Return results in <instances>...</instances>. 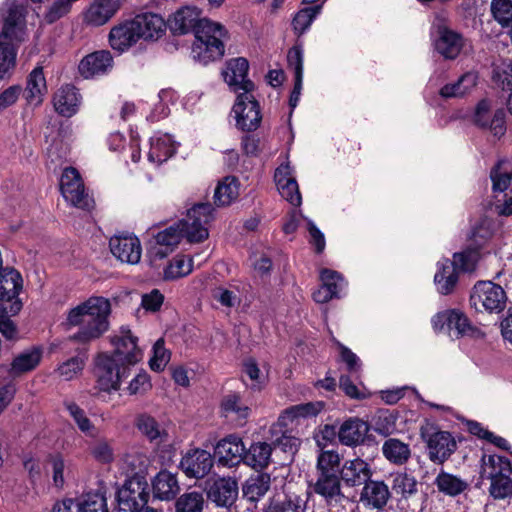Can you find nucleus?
Segmentation results:
<instances>
[{
    "label": "nucleus",
    "mask_w": 512,
    "mask_h": 512,
    "mask_svg": "<svg viewBox=\"0 0 512 512\" xmlns=\"http://www.w3.org/2000/svg\"><path fill=\"white\" fill-rule=\"evenodd\" d=\"M421 437L426 443L428 458L435 464L442 465L457 450V442L448 431L422 430Z\"/></svg>",
    "instance_id": "9"
},
{
    "label": "nucleus",
    "mask_w": 512,
    "mask_h": 512,
    "mask_svg": "<svg viewBox=\"0 0 512 512\" xmlns=\"http://www.w3.org/2000/svg\"><path fill=\"white\" fill-rule=\"evenodd\" d=\"M193 270V260L185 256H176L164 270V278L173 280L190 274Z\"/></svg>",
    "instance_id": "53"
},
{
    "label": "nucleus",
    "mask_w": 512,
    "mask_h": 512,
    "mask_svg": "<svg viewBox=\"0 0 512 512\" xmlns=\"http://www.w3.org/2000/svg\"><path fill=\"white\" fill-rule=\"evenodd\" d=\"M493 82L504 91H512V62L502 63L493 70Z\"/></svg>",
    "instance_id": "60"
},
{
    "label": "nucleus",
    "mask_w": 512,
    "mask_h": 512,
    "mask_svg": "<svg viewBox=\"0 0 512 512\" xmlns=\"http://www.w3.org/2000/svg\"><path fill=\"white\" fill-rule=\"evenodd\" d=\"M506 293L503 288L491 281L477 282L470 294V305L476 311L501 312L506 306Z\"/></svg>",
    "instance_id": "7"
},
{
    "label": "nucleus",
    "mask_w": 512,
    "mask_h": 512,
    "mask_svg": "<svg viewBox=\"0 0 512 512\" xmlns=\"http://www.w3.org/2000/svg\"><path fill=\"white\" fill-rule=\"evenodd\" d=\"M340 455L334 450L322 451L317 457L316 479L311 487L327 506L336 507L347 500L342 491V481L338 473Z\"/></svg>",
    "instance_id": "5"
},
{
    "label": "nucleus",
    "mask_w": 512,
    "mask_h": 512,
    "mask_svg": "<svg viewBox=\"0 0 512 512\" xmlns=\"http://www.w3.org/2000/svg\"><path fill=\"white\" fill-rule=\"evenodd\" d=\"M507 475H512V465L507 457L496 454L483 455L480 470L482 479L491 480Z\"/></svg>",
    "instance_id": "30"
},
{
    "label": "nucleus",
    "mask_w": 512,
    "mask_h": 512,
    "mask_svg": "<svg viewBox=\"0 0 512 512\" xmlns=\"http://www.w3.org/2000/svg\"><path fill=\"white\" fill-rule=\"evenodd\" d=\"M214 208L210 203H198L188 210L185 219L158 232L151 253L159 259L170 254L185 237L189 242H202L208 238L207 225L213 220Z\"/></svg>",
    "instance_id": "3"
},
{
    "label": "nucleus",
    "mask_w": 512,
    "mask_h": 512,
    "mask_svg": "<svg viewBox=\"0 0 512 512\" xmlns=\"http://www.w3.org/2000/svg\"><path fill=\"white\" fill-rule=\"evenodd\" d=\"M204 497L201 492L191 491L182 494L175 502L176 512H202Z\"/></svg>",
    "instance_id": "52"
},
{
    "label": "nucleus",
    "mask_w": 512,
    "mask_h": 512,
    "mask_svg": "<svg viewBox=\"0 0 512 512\" xmlns=\"http://www.w3.org/2000/svg\"><path fill=\"white\" fill-rule=\"evenodd\" d=\"M290 167L282 165L275 171L274 179L280 195L293 206H299L302 198L299 192L298 183L290 176Z\"/></svg>",
    "instance_id": "28"
},
{
    "label": "nucleus",
    "mask_w": 512,
    "mask_h": 512,
    "mask_svg": "<svg viewBox=\"0 0 512 512\" xmlns=\"http://www.w3.org/2000/svg\"><path fill=\"white\" fill-rule=\"evenodd\" d=\"M288 66L294 72V78L303 79V52L300 47H292L287 54Z\"/></svg>",
    "instance_id": "63"
},
{
    "label": "nucleus",
    "mask_w": 512,
    "mask_h": 512,
    "mask_svg": "<svg viewBox=\"0 0 512 512\" xmlns=\"http://www.w3.org/2000/svg\"><path fill=\"white\" fill-rule=\"evenodd\" d=\"M23 307L22 301H14L13 304L0 303V333L8 340L18 337V330L11 317L18 314Z\"/></svg>",
    "instance_id": "44"
},
{
    "label": "nucleus",
    "mask_w": 512,
    "mask_h": 512,
    "mask_svg": "<svg viewBox=\"0 0 512 512\" xmlns=\"http://www.w3.org/2000/svg\"><path fill=\"white\" fill-rule=\"evenodd\" d=\"M113 65V58L109 51L100 50L85 56L79 64V72L85 78L107 73Z\"/></svg>",
    "instance_id": "23"
},
{
    "label": "nucleus",
    "mask_w": 512,
    "mask_h": 512,
    "mask_svg": "<svg viewBox=\"0 0 512 512\" xmlns=\"http://www.w3.org/2000/svg\"><path fill=\"white\" fill-rule=\"evenodd\" d=\"M120 336L112 338L115 347L111 355L101 354L96 360V376L100 390L117 391L121 381L127 377L129 366L136 364L142 357L137 346V338L129 329L121 328Z\"/></svg>",
    "instance_id": "2"
},
{
    "label": "nucleus",
    "mask_w": 512,
    "mask_h": 512,
    "mask_svg": "<svg viewBox=\"0 0 512 512\" xmlns=\"http://www.w3.org/2000/svg\"><path fill=\"white\" fill-rule=\"evenodd\" d=\"M176 152V146L167 134L154 136L150 141L148 159L157 165L167 161Z\"/></svg>",
    "instance_id": "37"
},
{
    "label": "nucleus",
    "mask_w": 512,
    "mask_h": 512,
    "mask_svg": "<svg viewBox=\"0 0 512 512\" xmlns=\"http://www.w3.org/2000/svg\"><path fill=\"white\" fill-rule=\"evenodd\" d=\"M119 510L137 512L146 508L150 492L144 476L135 475L127 479L116 494Z\"/></svg>",
    "instance_id": "6"
},
{
    "label": "nucleus",
    "mask_w": 512,
    "mask_h": 512,
    "mask_svg": "<svg viewBox=\"0 0 512 512\" xmlns=\"http://www.w3.org/2000/svg\"><path fill=\"white\" fill-rule=\"evenodd\" d=\"M239 487L236 479L221 477L214 480L208 490L207 497L217 507L230 508L237 500Z\"/></svg>",
    "instance_id": "15"
},
{
    "label": "nucleus",
    "mask_w": 512,
    "mask_h": 512,
    "mask_svg": "<svg viewBox=\"0 0 512 512\" xmlns=\"http://www.w3.org/2000/svg\"><path fill=\"white\" fill-rule=\"evenodd\" d=\"M236 126L242 131L252 132L258 129L262 114L258 101L252 92L239 93L233 106Z\"/></svg>",
    "instance_id": "10"
},
{
    "label": "nucleus",
    "mask_w": 512,
    "mask_h": 512,
    "mask_svg": "<svg viewBox=\"0 0 512 512\" xmlns=\"http://www.w3.org/2000/svg\"><path fill=\"white\" fill-rule=\"evenodd\" d=\"M135 426L150 442L161 443L168 439L166 430L149 414H139Z\"/></svg>",
    "instance_id": "39"
},
{
    "label": "nucleus",
    "mask_w": 512,
    "mask_h": 512,
    "mask_svg": "<svg viewBox=\"0 0 512 512\" xmlns=\"http://www.w3.org/2000/svg\"><path fill=\"white\" fill-rule=\"evenodd\" d=\"M323 402H308L287 408L279 417H284V422L292 424L298 418L316 416L323 409Z\"/></svg>",
    "instance_id": "49"
},
{
    "label": "nucleus",
    "mask_w": 512,
    "mask_h": 512,
    "mask_svg": "<svg viewBox=\"0 0 512 512\" xmlns=\"http://www.w3.org/2000/svg\"><path fill=\"white\" fill-rule=\"evenodd\" d=\"M271 478L267 473H258L250 476L242 487L243 496L251 501L257 502L270 489Z\"/></svg>",
    "instance_id": "43"
},
{
    "label": "nucleus",
    "mask_w": 512,
    "mask_h": 512,
    "mask_svg": "<svg viewBox=\"0 0 512 512\" xmlns=\"http://www.w3.org/2000/svg\"><path fill=\"white\" fill-rule=\"evenodd\" d=\"M391 497L389 487L384 481L369 479L360 494V501L367 507L382 510Z\"/></svg>",
    "instance_id": "25"
},
{
    "label": "nucleus",
    "mask_w": 512,
    "mask_h": 512,
    "mask_svg": "<svg viewBox=\"0 0 512 512\" xmlns=\"http://www.w3.org/2000/svg\"><path fill=\"white\" fill-rule=\"evenodd\" d=\"M489 493L494 499H505L512 496L511 475L490 480Z\"/></svg>",
    "instance_id": "61"
},
{
    "label": "nucleus",
    "mask_w": 512,
    "mask_h": 512,
    "mask_svg": "<svg viewBox=\"0 0 512 512\" xmlns=\"http://www.w3.org/2000/svg\"><path fill=\"white\" fill-rule=\"evenodd\" d=\"M47 91L46 79L43 73V68L41 66L35 67L29 74L27 79V100L29 102L36 101L40 103L42 101V96Z\"/></svg>",
    "instance_id": "47"
},
{
    "label": "nucleus",
    "mask_w": 512,
    "mask_h": 512,
    "mask_svg": "<svg viewBox=\"0 0 512 512\" xmlns=\"http://www.w3.org/2000/svg\"><path fill=\"white\" fill-rule=\"evenodd\" d=\"M478 82V75L475 72H466L454 83L444 85L439 94L442 98H459L470 93Z\"/></svg>",
    "instance_id": "36"
},
{
    "label": "nucleus",
    "mask_w": 512,
    "mask_h": 512,
    "mask_svg": "<svg viewBox=\"0 0 512 512\" xmlns=\"http://www.w3.org/2000/svg\"><path fill=\"white\" fill-rule=\"evenodd\" d=\"M26 7L16 2H4L0 6V39L22 42L26 34Z\"/></svg>",
    "instance_id": "8"
},
{
    "label": "nucleus",
    "mask_w": 512,
    "mask_h": 512,
    "mask_svg": "<svg viewBox=\"0 0 512 512\" xmlns=\"http://www.w3.org/2000/svg\"><path fill=\"white\" fill-rule=\"evenodd\" d=\"M42 358V350L39 347H32L18 354L12 361L10 374L18 376L35 369Z\"/></svg>",
    "instance_id": "40"
},
{
    "label": "nucleus",
    "mask_w": 512,
    "mask_h": 512,
    "mask_svg": "<svg viewBox=\"0 0 512 512\" xmlns=\"http://www.w3.org/2000/svg\"><path fill=\"white\" fill-rule=\"evenodd\" d=\"M431 35L435 50L445 59L457 58L464 46L463 36L443 23L434 24Z\"/></svg>",
    "instance_id": "12"
},
{
    "label": "nucleus",
    "mask_w": 512,
    "mask_h": 512,
    "mask_svg": "<svg viewBox=\"0 0 512 512\" xmlns=\"http://www.w3.org/2000/svg\"><path fill=\"white\" fill-rule=\"evenodd\" d=\"M86 359L87 357L85 354L68 359L58 368L60 376L67 381L73 379L78 373L82 371Z\"/></svg>",
    "instance_id": "59"
},
{
    "label": "nucleus",
    "mask_w": 512,
    "mask_h": 512,
    "mask_svg": "<svg viewBox=\"0 0 512 512\" xmlns=\"http://www.w3.org/2000/svg\"><path fill=\"white\" fill-rule=\"evenodd\" d=\"M111 253L121 262L137 264L141 259L140 240L133 235H115L109 241Z\"/></svg>",
    "instance_id": "16"
},
{
    "label": "nucleus",
    "mask_w": 512,
    "mask_h": 512,
    "mask_svg": "<svg viewBox=\"0 0 512 512\" xmlns=\"http://www.w3.org/2000/svg\"><path fill=\"white\" fill-rule=\"evenodd\" d=\"M322 286H324L332 295L339 297L340 292L345 286L343 277L336 271L322 269L320 272Z\"/></svg>",
    "instance_id": "57"
},
{
    "label": "nucleus",
    "mask_w": 512,
    "mask_h": 512,
    "mask_svg": "<svg viewBox=\"0 0 512 512\" xmlns=\"http://www.w3.org/2000/svg\"><path fill=\"white\" fill-rule=\"evenodd\" d=\"M92 456L101 463H110L113 461V449L105 440H99L91 447Z\"/></svg>",
    "instance_id": "64"
},
{
    "label": "nucleus",
    "mask_w": 512,
    "mask_h": 512,
    "mask_svg": "<svg viewBox=\"0 0 512 512\" xmlns=\"http://www.w3.org/2000/svg\"><path fill=\"white\" fill-rule=\"evenodd\" d=\"M391 477V493L398 496V502L407 501L418 492V481L406 471L394 472Z\"/></svg>",
    "instance_id": "32"
},
{
    "label": "nucleus",
    "mask_w": 512,
    "mask_h": 512,
    "mask_svg": "<svg viewBox=\"0 0 512 512\" xmlns=\"http://www.w3.org/2000/svg\"><path fill=\"white\" fill-rule=\"evenodd\" d=\"M151 485L154 498L162 501L173 500L180 491L177 474L166 469L154 476Z\"/></svg>",
    "instance_id": "26"
},
{
    "label": "nucleus",
    "mask_w": 512,
    "mask_h": 512,
    "mask_svg": "<svg viewBox=\"0 0 512 512\" xmlns=\"http://www.w3.org/2000/svg\"><path fill=\"white\" fill-rule=\"evenodd\" d=\"M221 413L225 417H232L238 421H246L250 415L251 409L245 404L241 395L237 392H229L222 397L220 403Z\"/></svg>",
    "instance_id": "34"
},
{
    "label": "nucleus",
    "mask_w": 512,
    "mask_h": 512,
    "mask_svg": "<svg viewBox=\"0 0 512 512\" xmlns=\"http://www.w3.org/2000/svg\"><path fill=\"white\" fill-rule=\"evenodd\" d=\"M322 5H314L300 9L292 20L294 31L301 35L305 33L316 17L321 13Z\"/></svg>",
    "instance_id": "50"
},
{
    "label": "nucleus",
    "mask_w": 512,
    "mask_h": 512,
    "mask_svg": "<svg viewBox=\"0 0 512 512\" xmlns=\"http://www.w3.org/2000/svg\"><path fill=\"white\" fill-rule=\"evenodd\" d=\"M368 432L369 425L365 421L351 417L340 425L338 439L343 445L355 447L364 442Z\"/></svg>",
    "instance_id": "24"
},
{
    "label": "nucleus",
    "mask_w": 512,
    "mask_h": 512,
    "mask_svg": "<svg viewBox=\"0 0 512 512\" xmlns=\"http://www.w3.org/2000/svg\"><path fill=\"white\" fill-rule=\"evenodd\" d=\"M338 473L342 483L347 487L365 485L372 476L370 465L361 458L345 460L342 465L340 460L338 462Z\"/></svg>",
    "instance_id": "17"
},
{
    "label": "nucleus",
    "mask_w": 512,
    "mask_h": 512,
    "mask_svg": "<svg viewBox=\"0 0 512 512\" xmlns=\"http://www.w3.org/2000/svg\"><path fill=\"white\" fill-rule=\"evenodd\" d=\"M439 492L450 497H456L469 488V483L454 474L441 470L434 480Z\"/></svg>",
    "instance_id": "41"
},
{
    "label": "nucleus",
    "mask_w": 512,
    "mask_h": 512,
    "mask_svg": "<svg viewBox=\"0 0 512 512\" xmlns=\"http://www.w3.org/2000/svg\"><path fill=\"white\" fill-rule=\"evenodd\" d=\"M490 179L494 193L506 192L512 182V161L507 158L499 159L490 171Z\"/></svg>",
    "instance_id": "38"
},
{
    "label": "nucleus",
    "mask_w": 512,
    "mask_h": 512,
    "mask_svg": "<svg viewBox=\"0 0 512 512\" xmlns=\"http://www.w3.org/2000/svg\"><path fill=\"white\" fill-rule=\"evenodd\" d=\"M80 103L81 95L71 84L60 87L53 97L55 110L65 117L73 116L78 111Z\"/></svg>",
    "instance_id": "27"
},
{
    "label": "nucleus",
    "mask_w": 512,
    "mask_h": 512,
    "mask_svg": "<svg viewBox=\"0 0 512 512\" xmlns=\"http://www.w3.org/2000/svg\"><path fill=\"white\" fill-rule=\"evenodd\" d=\"M436 268L434 284L437 292L441 295L454 293L459 281V272L456 267L449 258H443L437 262Z\"/></svg>",
    "instance_id": "21"
},
{
    "label": "nucleus",
    "mask_w": 512,
    "mask_h": 512,
    "mask_svg": "<svg viewBox=\"0 0 512 512\" xmlns=\"http://www.w3.org/2000/svg\"><path fill=\"white\" fill-rule=\"evenodd\" d=\"M133 20L140 38L158 39L166 29L164 19L155 13L139 14Z\"/></svg>",
    "instance_id": "31"
},
{
    "label": "nucleus",
    "mask_w": 512,
    "mask_h": 512,
    "mask_svg": "<svg viewBox=\"0 0 512 512\" xmlns=\"http://www.w3.org/2000/svg\"><path fill=\"white\" fill-rule=\"evenodd\" d=\"M60 190L66 201L80 209H89L92 199L85 191L79 172L73 168H66L60 179Z\"/></svg>",
    "instance_id": "11"
},
{
    "label": "nucleus",
    "mask_w": 512,
    "mask_h": 512,
    "mask_svg": "<svg viewBox=\"0 0 512 512\" xmlns=\"http://www.w3.org/2000/svg\"><path fill=\"white\" fill-rule=\"evenodd\" d=\"M170 360V352L165 348L164 341L159 339L153 346V356L149 360L150 368L155 372L163 371Z\"/></svg>",
    "instance_id": "58"
},
{
    "label": "nucleus",
    "mask_w": 512,
    "mask_h": 512,
    "mask_svg": "<svg viewBox=\"0 0 512 512\" xmlns=\"http://www.w3.org/2000/svg\"><path fill=\"white\" fill-rule=\"evenodd\" d=\"M245 446L240 437L236 435H228L221 439L215 447V456L218 462L226 467H234L244 463Z\"/></svg>",
    "instance_id": "18"
},
{
    "label": "nucleus",
    "mask_w": 512,
    "mask_h": 512,
    "mask_svg": "<svg viewBox=\"0 0 512 512\" xmlns=\"http://www.w3.org/2000/svg\"><path fill=\"white\" fill-rule=\"evenodd\" d=\"M478 260L479 252L477 250L466 249L464 251L454 253L450 262L453 263V266H455L456 270L460 273L474 271Z\"/></svg>",
    "instance_id": "54"
},
{
    "label": "nucleus",
    "mask_w": 512,
    "mask_h": 512,
    "mask_svg": "<svg viewBox=\"0 0 512 512\" xmlns=\"http://www.w3.org/2000/svg\"><path fill=\"white\" fill-rule=\"evenodd\" d=\"M333 341L340 351L341 361L346 364L347 370L351 373H357L361 368L359 357L341 342L336 339H333Z\"/></svg>",
    "instance_id": "62"
},
{
    "label": "nucleus",
    "mask_w": 512,
    "mask_h": 512,
    "mask_svg": "<svg viewBox=\"0 0 512 512\" xmlns=\"http://www.w3.org/2000/svg\"><path fill=\"white\" fill-rule=\"evenodd\" d=\"M121 5V0H94L85 14V20L93 26H102L117 13Z\"/></svg>",
    "instance_id": "29"
},
{
    "label": "nucleus",
    "mask_w": 512,
    "mask_h": 512,
    "mask_svg": "<svg viewBox=\"0 0 512 512\" xmlns=\"http://www.w3.org/2000/svg\"><path fill=\"white\" fill-rule=\"evenodd\" d=\"M64 405H65L66 409L68 410L70 416L76 422L78 428L83 433H85L88 436H92V437L96 435L95 426L92 424V422L86 416V414L82 408H80L74 402H65Z\"/></svg>",
    "instance_id": "56"
},
{
    "label": "nucleus",
    "mask_w": 512,
    "mask_h": 512,
    "mask_svg": "<svg viewBox=\"0 0 512 512\" xmlns=\"http://www.w3.org/2000/svg\"><path fill=\"white\" fill-rule=\"evenodd\" d=\"M272 446L266 442L253 443L247 450L245 449L244 464L255 470L266 468L271 459Z\"/></svg>",
    "instance_id": "42"
},
{
    "label": "nucleus",
    "mask_w": 512,
    "mask_h": 512,
    "mask_svg": "<svg viewBox=\"0 0 512 512\" xmlns=\"http://www.w3.org/2000/svg\"><path fill=\"white\" fill-rule=\"evenodd\" d=\"M491 12L503 28L512 27V0H492Z\"/></svg>",
    "instance_id": "55"
},
{
    "label": "nucleus",
    "mask_w": 512,
    "mask_h": 512,
    "mask_svg": "<svg viewBox=\"0 0 512 512\" xmlns=\"http://www.w3.org/2000/svg\"><path fill=\"white\" fill-rule=\"evenodd\" d=\"M284 417H279L269 430L271 445L279 448L288 455H294L300 446V439L293 434L289 423L284 422Z\"/></svg>",
    "instance_id": "19"
},
{
    "label": "nucleus",
    "mask_w": 512,
    "mask_h": 512,
    "mask_svg": "<svg viewBox=\"0 0 512 512\" xmlns=\"http://www.w3.org/2000/svg\"><path fill=\"white\" fill-rule=\"evenodd\" d=\"M14 41L0 39V79L9 74L15 67L17 51Z\"/></svg>",
    "instance_id": "51"
},
{
    "label": "nucleus",
    "mask_w": 512,
    "mask_h": 512,
    "mask_svg": "<svg viewBox=\"0 0 512 512\" xmlns=\"http://www.w3.org/2000/svg\"><path fill=\"white\" fill-rule=\"evenodd\" d=\"M213 463V457L208 451L193 449L182 457L179 466L188 478L201 479L209 474Z\"/></svg>",
    "instance_id": "14"
},
{
    "label": "nucleus",
    "mask_w": 512,
    "mask_h": 512,
    "mask_svg": "<svg viewBox=\"0 0 512 512\" xmlns=\"http://www.w3.org/2000/svg\"><path fill=\"white\" fill-rule=\"evenodd\" d=\"M139 39V30H137L133 19L119 23L109 33L111 47L119 52L125 51Z\"/></svg>",
    "instance_id": "22"
},
{
    "label": "nucleus",
    "mask_w": 512,
    "mask_h": 512,
    "mask_svg": "<svg viewBox=\"0 0 512 512\" xmlns=\"http://www.w3.org/2000/svg\"><path fill=\"white\" fill-rule=\"evenodd\" d=\"M382 454L389 463L402 466L411 458V448L400 439L388 438L382 444Z\"/></svg>",
    "instance_id": "35"
},
{
    "label": "nucleus",
    "mask_w": 512,
    "mask_h": 512,
    "mask_svg": "<svg viewBox=\"0 0 512 512\" xmlns=\"http://www.w3.org/2000/svg\"><path fill=\"white\" fill-rule=\"evenodd\" d=\"M438 322H442L441 327L447 325L450 330H455L458 336H462L472 330L467 316L455 309L437 314L432 320L434 328H438Z\"/></svg>",
    "instance_id": "33"
},
{
    "label": "nucleus",
    "mask_w": 512,
    "mask_h": 512,
    "mask_svg": "<svg viewBox=\"0 0 512 512\" xmlns=\"http://www.w3.org/2000/svg\"><path fill=\"white\" fill-rule=\"evenodd\" d=\"M111 305L104 297H90L85 302L69 311L67 321L80 329L71 339L88 343L100 338L109 329L108 317Z\"/></svg>",
    "instance_id": "4"
},
{
    "label": "nucleus",
    "mask_w": 512,
    "mask_h": 512,
    "mask_svg": "<svg viewBox=\"0 0 512 512\" xmlns=\"http://www.w3.org/2000/svg\"><path fill=\"white\" fill-rule=\"evenodd\" d=\"M76 512H108L106 491L103 487L96 491L88 492L76 503Z\"/></svg>",
    "instance_id": "46"
},
{
    "label": "nucleus",
    "mask_w": 512,
    "mask_h": 512,
    "mask_svg": "<svg viewBox=\"0 0 512 512\" xmlns=\"http://www.w3.org/2000/svg\"><path fill=\"white\" fill-rule=\"evenodd\" d=\"M23 288V279L16 269L6 267L0 270V303L4 305L21 301L18 298Z\"/></svg>",
    "instance_id": "20"
},
{
    "label": "nucleus",
    "mask_w": 512,
    "mask_h": 512,
    "mask_svg": "<svg viewBox=\"0 0 512 512\" xmlns=\"http://www.w3.org/2000/svg\"><path fill=\"white\" fill-rule=\"evenodd\" d=\"M306 500L296 494L285 495L283 500L273 498L264 512H305Z\"/></svg>",
    "instance_id": "48"
},
{
    "label": "nucleus",
    "mask_w": 512,
    "mask_h": 512,
    "mask_svg": "<svg viewBox=\"0 0 512 512\" xmlns=\"http://www.w3.org/2000/svg\"><path fill=\"white\" fill-rule=\"evenodd\" d=\"M169 27L173 33L179 35L194 33L192 54L200 63L206 65L224 55L225 45L222 39L227 31L220 23L201 18L196 7H183L177 10L169 20Z\"/></svg>",
    "instance_id": "1"
},
{
    "label": "nucleus",
    "mask_w": 512,
    "mask_h": 512,
    "mask_svg": "<svg viewBox=\"0 0 512 512\" xmlns=\"http://www.w3.org/2000/svg\"><path fill=\"white\" fill-rule=\"evenodd\" d=\"M249 63L247 59L238 57L229 60L226 68L222 72L224 81L236 93L252 92L255 88L254 83L247 79Z\"/></svg>",
    "instance_id": "13"
},
{
    "label": "nucleus",
    "mask_w": 512,
    "mask_h": 512,
    "mask_svg": "<svg viewBox=\"0 0 512 512\" xmlns=\"http://www.w3.org/2000/svg\"><path fill=\"white\" fill-rule=\"evenodd\" d=\"M239 181L234 176H226L218 183L214 191V203L227 206L239 196Z\"/></svg>",
    "instance_id": "45"
}]
</instances>
